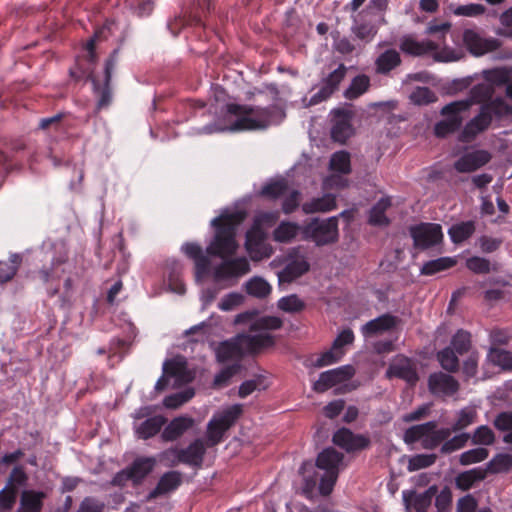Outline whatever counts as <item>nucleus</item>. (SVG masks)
<instances>
[{"mask_svg": "<svg viewBox=\"0 0 512 512\" xmlns=\"http://www.w3.org/2000/svg\"><path fill=\"white\" fill-rule=\"evenodd\" d=\"M354 374L355 369L351 365H345L322 372L318 380L313 384V390L317 393H324L333 386L348 381Z\"/></svg>", "mask_w": 512, "mask_h": 512, "instance_id": "obj_13", "label": "nucleus"}, {"mask_svg": "<svg viewBox=\"0 0 512 512\" xmlns=\"http://www.w3.org/2000/svg\"><path fill=\"white\" fill-rule=\"evenodd\" d=\"M400 50L411 56H422L437 49L433 41H417L410 35L403 36L400 40Z\"/></svg>", "mask_w": 512, "mask_h": 512, "instance_id": "obj_27", "label": "nucleus"}, {"mask_svg": "<svg viewBox=\"0 0 512 512\" xmlns=\"http://www.w3.org/2000/svg\"><path fill=\"white\" fill-rule=\"evenodd\" d=\"M268 387L266 378L263 375H257L254 379L244 381L238 391L241 398H245L256 390H265Z\"/></svg>", "mask_w": 512, "mask_h": 512, "instance_id": "obj_54", "label": "nucleus"}, {"mask_svg": "<svg viewBox=\"0 0 512 512\" xmlns=\"http://www.w3.org/2000/svg\"><path fill=\"white\" fill-rule=\"evenodd\" d=\"M463 43L467 50L475 56H481L488 52L495 51L500 46L499 41L497 39L483 38L474 29L464 30Z\"/></svg>", "mask_w": 512, "mask_h": 512, "instance_id": "obj_18", "label": "nucleus"}, {"mask_svg": "<svg viewBox=\"0 0 512 512\" xmlns=\"http://www.w3.org/2000/svg\"><path fill=\"white\" fill-rule=\"evenodd\" d=\"M206 445L202 439H195L186 448H175L172 452L175 454L178 462L199 469L202 467L206 454Z\"/></svg>", "mask_w": 512, "mask_h": 512, "instance_id": "obj_16", "label": "nucleus"}, {"mask_svg": "<svg viewBox=\"0 0 512 512\" xmlns=\"http://www.w3.org/2000/svg\"><path fill=\"white\" fill-rule=\"evenodd\" d=\"M287 189V181L285 179H280L265 184L260 190L259 195L270 200H276L284 195Z\"/></svg>", "mask_w": 512, "mask_h": 512, "instance_id": "obj_46", "label": "nucleus"}, {"mask_svg": "<svg viewBox=\"0 0 512 512\" xmlns=\"http://www.w3.org/2000/svg\"><path fill=\"white\" fill-rule=\"evenodd\" d=\"M193 389H186L185 391H181L169 396H166L163 400V404L166 408L176 409L188 402L194 396Z\"/></svg>", "mask_w": 512, "mask_h": 512, "instance_id": "obj_60", "label": "nucleus"}, {"mask_svg": "<svg viewBox=\"0 0 512 512\" xmlns=\"http://www.w3.org/2000/svg\"><path fill=\"white\" fill-rule=\"evenodd\" d=\"M493 425L497 430L507 432L503 436V442L512 444V411H503L497 414Z\"/></svg>", "mask_w": 512, "mask_h": 512, "instance_id": "obj_43", "label": "nucleus"}, {"mask_svg": "<svg viewBox=\"0 0 512 512\" xmlns=\"http://www.w3.org/2000/svg\"><path fill=\"white\" fill-rule=\"evenodd\" d=\"M486 476L487 470H483V468L480 467L473 468L459 473L455 478V484L460 490L467 491L474 485V483L484 480Z\"/></svg>", "mask_w": 512, "mask_h": 512, "instance_id": "obj_34", "label": "nucleus"}, {"mask_svg": "<svg viewBox=\"0 0 512 512\" xmlns=\"http://www.w3.org/2000/svg\"><path fill=\"white\" fill-rule=\"evenodd\" d=\"M118 62V49H115L105 62L104 83L100 85L97 79H92L95 93L98 96V108L108 106L112 100V90L110 86L112 72Z\"/></svg>", "mask_w": 512, "mask_h": 512, "instance_id": "obj_12", "label": "nucleus"}, {"mask_svg": "<svg viewBox=\"0 0 512 512\" xmlns=\"http://www.w3.org/2000/svg\"><path fill=\"white\" fill-rule=\"evenodd\" d=\"M247 294L264 299L271 293V285L262 277L255 276L245 283Z\"/></svg>", "mask_w": 512, "mask_h": 512, "instance_id": "obj_39", "label": "nucleus"}, {"mask_svg": "<svg viewBox=\"0 0 512 512\" xmlns=\"http://www.w3.org/2000/svg\"><path fill=\"white\" fill-rule=\"evenodd\" d=\"M298 226L291 222H282L274 231L273 238L280 243H287L297 235Z\"/></svg>", "mask_w": 512, "mask_h": 512, "instance_id": "obj_52", "label": "nucleus"}, {"mask_svg": "<svg viewBox=\"0 0 512 512\" xmlns=\"http://www.w3.org/2000/svg\"><path fill=\"white\" fill-rule=\"evenodd\" d=\"M329 168L340 174H349L351 172L350 154L343 150L333 153L330 158Z\"/></svg>", "mask_w": 512, "mask_h": 512, "instance_id": "obj_44", "label": "nucleus"}, {"mask_svg": "<svg viewBox=\"0 0 512 512\" xmlns=\"http://www.w3.org/2000/svg\"><path fill=\"white\" fill-rule=\"evenodd\" d=\"M194 424L190 417L174 418L163 430L161 437L164 441H175L181 437Z\"/></svg>", "mask_w": 512, "mask_h": 512, "instance_id": "obj_28", "label": "nucleus"}, {"mask_svg": "<svg viewBox=\"0 0 512 512\" xmlns=\"http://www.w3.org/2000/svg\"><path fill=\"white\" fill-rule=\"evenodd\" d=\"M494 87L486 81L474 85L469 96L464 101L469 103L471 109L474 104H481L479 112L465 125V128H488L493 119L512 114V107L504 99L493 98Z\"/></svg>", "mask_w": 512, "mask_h": 512, "instance_id": "obj_1", "label": "nucleus"}, {"mask_svg": "<svg viewBox=\"0 0 512 512\" xmlns=\"http://www.w3.org/2000/svg\"><path fill=\"white\" fill-rule=\"evenodd\" d=\"M401 57L395 49L382 52L375 61L376 72L386 75L401 64Z\"/></svg>", "mask_w": 512, "mask_h": 512, "instance_id": "obj_32", "label": "nucleus"}, {"mask_svg": "<svg viewBox=\"0 0 512 512\" xmlns=\"http://www.w3.org/2000/svg\"><path fill=\"white\" fill-rule=\"evenodd\" d=\"M471 347V335L465 330H458L451 339V348L458 353L463 355L468 352Z\"/></svg>", "mask_w": 512, "mask_h": 512, "instance_id": "obj_55", "label": "nucleus"}, {"mask_svg": "<svg viewBox=\"0 0 512 512\" xmlns=\"http://www.w3.org/2000/svg\"><path fill=\"white\" fill-rule=\"evenodd\" d=\"M466 267L475 274H488L491 271H498V264L491 263L488 259L472 256L466 260Z\"/></svg>", "mask_w": 512, "mask_h": 512, "instance_id": "obj_45", "label": "nucleus"}, {"mask_svg": "<svg viewBox=\"0 0 512 512\" xmlns=\"http://www.w3.org/2000/svg\"><path fill=\"white\" fill-rule=\"evenodd\" d=\"M388 377H397L405 380L411 385H415L419 380L416 367L411 359L401 356L393 362L386 371Z\"/></svg>", "mask_w": 512, "mask_h": 512, "instance_id": "obj_23", "label": "nucleus"}, {"mask_svg": "<svg viewBox=\"0 0 512 512\" xmlns=\"http://www.w3.org/2000/svg\"><path fill=\"white\" fill-rule=\"evenodd\" d=\"M22 260L21 254L14 253L10 255L8 261H0V283H6L15 276Z\"/></svg>", "mask_w": 512, "mask_h": 512, "instance_id": "obj_38", "label": "nucleus"}, {"mask_svg": "<svg viewBox=\"0 0 512 512\" xmlns=\"http://www.w3.org/2000/svg\"><path fill=\"white\" fill-rule=\"evenodd\" d=\"M157 465V460L152 456H141L135 458L128 466L131 476L132 484L138 486L143 483L145 478L153 472Z\"/></svg>", "mask_w": 512, "mask_h": 512, "instance_id": "obj_24", "label": "nucleus"}, {"mask_svg": "<svg viewBox=\"0 0 512 512\" xmlns=\"http://www.w3.org/2000/svg\"><path fill=\"white\" fill-rule=\"evenodd\" d=\"M216 422V417H213L207 424V433H206V446L213 447L218 445L226 432L225 429Z\"/></svg>", "mask_w": 512, "mask_h": 512, "instance_id": "obj_53", "label": "nucleus"}, {"mask_svg": "<svg viewBox=\"0 0 512 512\" xmlns=\"http://www.w3.org/2000/svg\"><path fill=\"white\" fill-rule=\"evenodd\" d=\"M469 439H470V434H468V433H461V434L455 435L451 439L448 438L442 444V446L440 448V452L442 454H450L456 450H459L467 444Z\"/></svg>", "mask_w": 512, "mask_h": 512, "instance_id": "obj_59", "label": "nucleus"}, {"mask_svg": "<svg viewBox=\"0 0 512 512\" xmlns=\"http://www.w3.org/2000/svg\"><path fill=\"white\" fill-rule=\"evenodd\" d=\"M410 99L416 105H426L436 101V95L428 87H417L411 93Z\"/></svg>", "mask_w": 512, "mask_h": 512, "instance_id": "obj_64", "label": "nucleus"}, {"mask_svg": "<svg viewBox=\"0 0 512 512\" xmlns=\"http://www.w3.org/2000/svg\"><path fill=\"white\" fill-rule=\"evenodd\" d=\"M243 219L244 214L241 212L223 213L214 218L211 225L215 227V235L207 247V253L222 259L234 255L238 248L235 240L236 227Z\"/></svg>", "mask_w": 512, "mask_h": 512, "instance_id": "obj_3", "label": "nucleus"}, {"mask_svg": "<svg viewBox=\"0 0 512 512\" xmlns=\"http://www.w3.org/2000/svg\"><path fill=\"white\" fill-rule=\"evenodd\" d=\"M511 467L512 457L509 454H497L486 464L484 470H487V474H495L509 471Z\"/></svg>", "mask_w": 512, "mask_h": 512, "instance_id": "obj_51", "label": "nucleus"}, {"mask_svg": "<svg viewBox=\"0 0 512 512\" xmlns=\"http://www.w3.org/2000/svg\"><path fill=\"white\" fill-rule=\"evenodd\" d=\"M283 325V321L276 316H264L257 319L251 326V331L258 330H277Z\"/></svg>", "mask_w": 512, "mask_h": 512, "instance_id": "obj_62", "label": "nucleus"}, {"mask_svg": "<svg viewBox=\"0 0 512 512\" xmlns=\"http://www.w3.org/2000/svg\"><path fill=\"white\" fill-rule=\"evenodd\" d=\"M250 271V264L244 257L224 260L214 269L215 281L238 279Z\"/></svg>", "mask_w": 512, "mask_h": 512, "instance_id": "obj_17", "label": "nucleus"}, {"mask_svg": "<svg viewBox=\"0 0 512 512\" xmlns=\"http://www.w3.org/2000/svg\"><path fill=\"white\" fill-rule=\"evenodd\" d=\"M409 235L413 240V247L417 250H427L443 240V232L440 224L421 222L409 227Z\"/></svg>", "mask_w": 512, "mask_h": 512, "instance_id": "obj_8", "label": "nucleus"}, {"mask_svg": "<svg viewBox=\"0 0 512 512\" xmlns=\"http://www.w3.org/2000/svg\"><path fill=\"white\" fill-rule=\"evenodd\" d=\"M332 441L335 445L348 453L364 450L371 444L367 436L354 434L350 429L345 427L338 429L333 434Z\"/></svg>", "mask_w": 512, "mask_h": 512, "instance_id": "obj_14", "label": "nucleus"}, {"mask_svg": "<svg viewBox=\"0 0 512 512\" xmlns=\"http://www.w3.org/2000/svg\"><path fill=\"white\" fill-rule=\"evenodd\" d=\"M437 492L436 485L430 486L423 493H417L415 490L403 491L402 498L406 510L410 511L413 508L415 512H427Z\"/></svg>", "mask_w": 512, "mask_h": 512, "instance_id": "obj_19", "label": "nucleus"}, {"mask_svg": "<svg viewBox=\"0 0 512 512\" xmlns=\"http://www.w3.org/2000/svg\"><path fill=\"white\" fill-rule=\"evenodd\" d=\"M309 470H313L311 462H305L300 468V473L303 475L304 485L302 487V493L309 499L312 498L314 490L318 482V476L314 472L312 475L308 474Z\"/></svg>", "mask_w": 512, "mask_h": 512, "instance_id": "obj_49", "label": "nucleus"}, {"mask_svg": "<svg viewBox=\"0 0 512 512\" xmlns=\"http://www.w3.org/2000/svg\"><path fill=\"white\" fill-rule=\"evenodd\" d=\"M46 494L41 491L24 490L21 494L17 512H41Z\"/></svg>", "mask_w": 512, "mask_h": 512, "instance_id": "obj_31", "label": "nucleus"}, {"mask_svg": "<svg viewBox=\"0 0 512 512\" xmlns=\"http://www.w3.org/2000/svg\"><path fill=\"white\" fill-rule=\"evenodd\" d=\"M475 232V225L473 221L461 222L451 226L448 234L451 241L455 244L461 243L470 238Z\"/></svg>", "mask_w": 512, "mask_h": 512, "instance_id": "obj_40", "label": "nucleus"}, {"mask_svg": "<svg viewBox=\"0 0 512 512\" xmlns=\"http://www.w3.org/2000/svg\"><path fill=\"white\" fill-rule=\"evenodd\" d=\"M344 455L333 447L322 450L316 458V467L323 470L324 474L319 478V493L328 496L332 493L337 482L340 466L343 464Z\"/></svg>", "mask_w": 512, "mask_h": 512, "instance_id": "obj_5", "label": "nucleus"}, {"mask_svg": "<svg viewBox=\"0 0 512 512\" xmlns=\"http://www.w3.org/2000/svg\"><path fill=\"white\" fill-rule=\"evenodd\" d=\"M428 387L432 394L452 396L459 390V382L451 375L443 372L430 374Z\"/></svg>", "mask_w": 512, "mask_h": 512, "instance_id": "obj_22", "label": "nucleus"}, {"mask_svg": "<svg viewBox=\"0 0 512 512\" xmlns=\"http://www.w3.org/2000/svg\"><path fill=\"white\" fill-rule=\"evenodd\" d=\"M183 482V474L177 470L165 472L158 480L154 489L146 496V501L151 502L161 496L176 491Z\"/></svg>", "mask_w": 512, "mask_h": 512, "instance_id": "obj_20", "label": "nucleus"}, {"mask_svg": "<svg viewBox=\"0 0 512 512\" xmlns=\"http://www.w3.org/2000/svg\"><path fill=\"white\" fill-rule=\"evenodd\" d=\"M443 119L434 128H464L463 122L470 116L469 103L457 100L446 104L440 111Z\"/></svg>", "mask_w": 512, "mask_h": 512, "instance_id": "obj_10", "label": "nucleus"}, {"mask_svg": "<svg viewBox=\"0 0 512 512\" xmlns=\"http://www.w3.org/2000/svg\"><path fill=\"white\" fill-rule=\"evenodd\" d=\"M303 238L313 241L317 246H325L338 241V217L332 216L325 220L312 219L303 227Z\"/></svg>", "mask_w": 512, "mask_h": 512, "instance_id": "obj_6", "label": "nucleus"}, {"mask_svg": "<svg viewBox=\"0 0 512 512\" xmlns=\"http://www.w3.org/2000/svg\"><path fill=\"white\" fill-rule=\"evenodd\" d=\"M484 80L492 87L506 85L512 78V67H496L482 72Z\"/></svg>", "mask_w": 512, "mask_h": 512, "instance_id": "obj_35", "label": "nucleus"}, {"mask_svg": "<svg viewBox=\"0 0 512 512\" xmlns=\"http://www.w3.org/2000/svg\"><path fill=\"white\" fill-rule=\"evenodd\" d=\"M489 456V451L486 448L478 447L463 452L459 457L461 465L466 466L474 463L481 462Z\"/></svg>", "mask_w": 512, "mask_h": 512, "instance_id": "obj_58", "label": "nucleus"}, {"mask_svg": "<svg viewBox=\"0 0 512 512\" xmlns=\"http://www.w3.org/2000/svg\"><path fill=\"white\" fill-rule=\"evenodd\" d=\"M452 434L450 428H434L429 431V434H426V437L423 439L422 447L427 450H432L438 447L441 443H444L446 439H448Z\"/></svg>", "mask_w": 512, "mask_h": 512, "instance_id": "obj_42", "label": "nucleus"}, {"mask_svg": "<svg viewBox=\"0 0 512 512\" xmlns=\"http://www.w3.org/2000/svg\"><path fill=\"white\" fill-rule=\"evenodd\" d=\"M476 419V411L471 408L460 410L458 418L450 428L452 432H458L473 424Z\"/></svg>", "mask_w": 512, "mask_h": 512, "instance_id": "obj_61", "label": "nucleus"}, {"mask_svg": "<svg viewBox=\"0 0 512 512\" xmlns=\"http://www.w3.org/2000/svg\"><path fill=\"white\" fill-rule=\"evenodd\" d=\"M470 438L475 445H491L495 441V434L490 427L482 425L474 431Z\"/></svg>", "mask_w": 512, "mask_h": 512, "instance_id": "obj_63", "label": "nucleus"}, {"mask_svg": "<svg viewBox=\"0 0 512 512\" xmlns=\"http://www.w3.org/2000/svg\"><path fill=\"white\" fill-rule=\"evenodd\" d=\"M391 205L392 203L389 197L379 199L369 211L368 223L372 226L378 227L388 226L390 224V220L386 216V212Z\"/></svg>", "mask_w": 512, "mask_h": 512, "instance_id": "obj_29", "label": "nucleus"}, {"mask_svg": "<svg viewBox=\"0 0 512 512\" xmlns=\"http://www.w3.org/2000/svg\"><path fill=\"white\" fill-rule=\"evenodd\" d=\"M371 86L370 77L366 74L355 76L345 89L343 96L348 100H356L365 94Z\"/></svg>", "mask_w": 512, "mask_h": 512, "instance_id": "obj_33", "label": "nucleus"}, {"mask_svg": "<svg viewBox=\"0 0 512 512\" xmlns=\"http://www.w3.org/2000/svg\"><path fill=\"white\" fill-rule=\"evenodd\" d=\"M166 419L163 416L157 415L146 419L137 428L139 438L149 439L155 436L165 424Z\"/></svg>", "mask_w": 512, "mask_h": 512, "instance_id": "obj_37", "label": "nucleus"}, {"mask_svg": "<svg viewBox=\"0 0 512 512\" xmlns=\"http://www.w3.org/2000/svg\"><path fill=\"white\" fill-rule=\"evenodd\" d=\"M456 265V260L452 257H440L430 260L423 264L420 272L422 275L431 276L438 272L444 271Z\"/></svg>", "mask_w": 512, "mask_h": 512, "instance_id": "obj_41", "label": "nucleus"}, {"mask_svg": "<svg viewBox=\"0 0 512 512\" xmlns=\"http://www.w3.org/2000/svg\"><path fill=\"white\" fill-rule=\"evenodd\" d=\"M436 454H417L408 461L407 469L410 472L430 467L436 462Z\"/></svg>", "mask_w": 512, "mask_h": 512, "instance_id": "obj_57", "label": "nucleus"}, {"mask_svg": "<svg viewBox=\"0 0 512 512\" xmlns=\"http://www.w3.org/2000/svg\"><path fill=\"white\" fill-rule=\"evenodd\" d=\"M243 412V406L241 404H234L224 410L218 417H216V422H218L226 431L230 429L237 419L241 416Z\"/></svg>", "mask_w": 512, "mask_h": 512, "instance_id": "obj_48", "label": "nucleus"}, {"mask_svg": "<svg viewBox=\"0 0 512 512\" xmlns=\"http://www.w3.org/2000/svg\"><path fill=\"white\" fill-rule=\"evenodd\" d=\"M489 360L503 370L512 371V353L510 351L491 347L488 353Z\"/></svg>", "mask_w": 512, "mask_h": 512, "instance_id": "obj_50", "label": "nucleus"}, {"mask_svg": "<svg viewBox=\"0 0 512 512\" xmlns=\"http://www.w3.org/2000/svg\"><path fill=\"white\" fill-rule=\"evenodd\" d=\"M163 372L169 377L175 378L179 385L193 381L194 373L191 372L184 359H168L163 363Z\"/></svg>", "mask_w": 512, "mask_h": 512, "instance_id": "obj_25", "label": "nucleus"}, {"mask_svg": "<svg viewBox=\"0 0 512 512\" xmlns=\"http://www.w3.org/2000/svg\"><path fill=\"white\" fill-rule=\"evenodd\" d=\"M491 158V154L486 150H473L464 153L455 161L453 167L459 173H470L486 165Z\"/></svg>", "mask_w": 512, "mask_h": 512, "instance_id": "obj_21", "label": "nucleus"}, {"mask_svg": "<svg viewBox=\"0 0 512 512\" xmlns=\"http://www.w3.org/2000/svg\"><path fill=\"white\" fill-rule=\"evenodd\" d=\"M337 207L336 198L332 194H325L322 197L313 198L302 204V211L305 214L318 212H329Z\"/></svg>", "mask_w": 512, "mask_h": 512, "instance_id": "obj_30", "label": "nucleus"}, {"mask_svg": "<svg viewBox=\"0 0 512 512\" xmlns=\"http://www.w3.org/2000/svg\"><path fill=\"white\" fill-rule=\"evenodd\" d=\"M245 247L253 261H260L272 255V248L265 242V234L258 227L247 231Z\"/></svg>", "mask_w": 512, "mask_h": 512, "instance_id": "obj_15", "label": "nucleus"}, {"mask_svg": "<svg viewBox=\"0 0 512 512\" xmlns=\"http://www.w3.org/2000/svg\"><path fill=\"white\" fill-rule=\"evenodd\" d=\"M437 360L447 372L454 373L459 369V359L451 347H445L437 353Z\"/></svg>", "mask_w": 512, "mask_h": 512, "instance_id": "obj_47", "label": "nucleus"}, {"mask_svg": "<svg viewBox=\"0 0 512 512\" xmlns=\"http://www.w3.org/2000/svg\"><path fill=\"white\" fill-rule=\"evenodd\" d=\"M223 113L226 119L235 118L227 128H267L281 124L286 117L278 105L260 107L232 102L225 105Z\"/></svg>", "mask_w": 512, "mask_h": 512, "instance_id": "obj_2", "label": "nucleus"}, {"mask_svg": "<svg viewBox=\"0 0 512 512\" xmlns=\"http://www.w3.org/2000/svg\"><path fill=\"white\" fill-rule=\"evenodd\" d=\"M436 427V421H428L423 424L413 425L405 430L403 440L406 444H413L417 441H421L422 443L426 434H429V431Z\"/></svg>", "mask_w": 512, "mask_h": 512, "instance_id": "obj_36", "label": "nucleus"}, {"mask_svg": "<svg viewBox=\"0 0 512 512\" xmlns=\"http://www.w3.org/2000/svg\"><path fill=\"white\" fill-rule=\"evenodd\" d=\"M214 1L215 0H196L190 8L188 16H179L168 23V28L171 33L177 36L180 30L186 25L205 27L207 25V16L214 9Z\"/></svg>", "mask_w": 512, "mask_h": 512, "instance_id": "obj_7", "label": "nucleus"}, {"mask_svg": "<svg viewBox=\"0 0 512 512\" xmlns=\"http://www.w3.org/2000/svg\"><path fill=\"white\" fill-rule=\"evenodd\" d=\"M347 71V67L341 63L336 69L323 77L321 79V87L312 95L310 104L317 105L328 100L336 91H338L340 84L346 77Z\"/></svg>", "mask_w": 512, "mask_h": 512, "instance_id": "obj_11", "label": "nucleus"}, {"mask_svg": "<svg viewBox=\"0 0 512 512\" xmlns=\"http://www.w3.org/2000/svg\"><path fill=\"white\" fill-rule=\"evenodd\" d=\"M397 323L398 318L387 313L368 321L362 326L361 331L365 337H371L394 328Z\"/></svg>", "mask_w": 512, "mask_h": 512, "instance_id": "obj_26", "label": "nucleus"}, {"mask_svg": "<svg viewBox=\"0 0 512 512\" xmlns=\"http://www.w3.org/2000/svg\"><path fill=\"white\" fill-rule=\"evenodd\" d=\"M310 270L306 256L300 255V247L293 248L287 254V262L277 273L279 284L292 283Z\"/></svg>", "mask_w": 512, "mask_h": 512, "instance_id": "obj_9", "label": "nucleus"}, {"mask_svg": "<svg viewBox=\"0 0 512 512\" xmlns=\"http://www.w3.org/2000/svg\"><path fill=\"white\" fill-rule=\"evenodd\" d=\"M278 308L284 312L297 313L305 308V303L296 294H291L279 299Z\"/></svg>", "mask_w": 512, "mask_h": 512, "instance_id": "obj_56", "label": "nucleus"}, {"mask_svg": "<svg viewBox=\"0 0 512 512\" xmlns=\"http://www.w3.org/2000/svg\"><path fill=\"white\" fill-rule=\"evenodd\" d=\"M274 343V337L270 334H237L217 345L215 349L216 360L219 363L230 360L240 361L246 353H257L263 348L273 346Z\"/></svg>", "mask_w": 512, "mask_h": 512, "instance_id": "obj_4", "label": "nucleus"}]
</instances>
